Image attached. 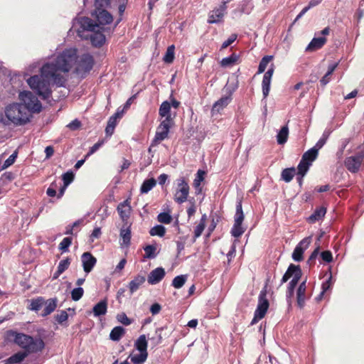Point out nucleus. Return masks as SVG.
Segmentation results:
<instances>
[{
  "label": "nucleus",
  "mask_w": 364,
  "mask_h": 364,
  "mask_svg": "<svg viewBox=\"0 0 364 364\" xmlns=\"http://www.w3.org/2000/svg\"><path fill=\"white\" fill-rule=\"evenodd\" d=\"M77 58L76 49H66L53 61L45 64L41 68L40 76L34 75L28 79V84L39 95L47 98L50 93V84L62 86L65 82L64 75L76 63Z\"/></svg>",
  "instance_id": "1"
},
{
  "label": "nucleus",
  "mask_w": 364,
  "mask_h": 364,
  "mask_svg": "<svg viewBox=\"0 0 364 364\" xmlns=\"http://www.w3.org/2000/svg\"><path fill=\"white\" fill-rule=\"evenodd\" d=\"M78 36L81 38H90L94 46H101L105 42V36L102 33L106 31L105 27L94 25L92 21L88 17H80L75 23Z\"/></svg>",
  "instance_id": "2"
},
{
  "label": "nucleus",
  "mask_w": 364,
  "mask_h": 364,
  "mask_svg": "<svg viewBox=\"0 0 364 364\" xmlns=\"http://www.w3.org/2000/svg\"><path fill=\"white\" fill-rule=\"evenodd\" d=\"M45 343L39 336L24 335V358L29 355H36L43 351Z\"/></svg>",
  "instance_id": "3"
},
{
  "label": "nucleus",
  "mask_w": 364,
  "mask_h": 364,
  "mask_svg": "<svg viewBox=\"0 0 364 364\" xmlns=\"http://www.w3.org/2000/svg\"><path fill=\"white\" fill-rule=\"evenodd\" d=\"M301 277V270L298 265H294L293 264H290L287 271L284 274L282 279V284L287 282L290 277H292V279L289 282V286L288 288V296L291 297L294 294V289L299 282L300 278Z\"/></svg>",
  "instance_id": "4"
},
{
  "label": "nucleus",
  "mask_w": 364,
  "mask_h": 364,
  "mask_svg": "<svg viewBox=\"0 0 364 364\" xmlns=\"http://www.w3.org/2000/svg\"><path fill=\"white\" fill-rule=\"evenodd\" d=\"M22 105L13 103L6 107L5 114L7 119L14 124H21L23 122Z\"/></svg>",
  "instance_id": "5"
},
{
  "label": "nucleus",
  "mask_w": 364,
  "mask_h": 364,
  "mask_svg": "<svg viewBox=\"0 0 364 364\" xmlns=\"http://www.w3.org/2000/svg\"><path fill=\"white\" fill-rule=\"evenodd\" d=\"M269 308V301L267 299L266 290H262L259 296V301L257 309L255 312V316L251 322V324L256 323L259 320L264 317L267 309Z\"/></svg>",
  "instance_id": "6"
},
{
  "label": "nucleus",
  "mask_w": 364,
  "mask_h": 364,
  "mask_svg": "<svg viewBox=\"0 0 364 364\" xmlns=\"http://www.w3.org/2000/svg\"><path fill=\"white\" fill-rule=\"evenodd\" d=\"M244 218L245 216L242 211V203L240 201L236 207L235 223L231 230V234L233 237H238L244 233L245 228L242 226Z\"/></svg>",
  "instance_id": "7"
},
{
  "label": "nucleus",
  "mask_w": 364,
  "mask_h": 364,
  "mask_svg": "<svg viewBox=\"0 0 364 364\" xmlns=\"http://www.w3.org/2000/svg\"><path fill=\"white\" fill-rule=\"evenodd\" d=\"M175 123H169L167 121H161L158 126L155 137L151 143V146L159 144L161 141L168 138L169 130Z\"/></svg>",
  "instance_id": "8"
},
{
  "label": "nucleus",
  "mask_w": 364,
  "mask_h": 364,
  "mask_svg": "<svg viewBox=\"0 0 364 364\" xmlns=\"http://www.w3.org/2000/svg\"><path fill=\"white\" fill-rule=\"evenodd\" d=\"M24 107L31 113H39L42 109L40 101L29 92H24Z\"/></svg>",
  "instance_id": "9"
},
{
  "label": "nucleus",
  "mask_w": 364,
  "mask_h": 364,
  "mask_svg": "<svg viewBox=\"0 0 364 364\" xmlns=\"http://www.w3.org/2000/svg\"><path fill=\"white\" fill-rule=\"evenodd\" d=\"M189 193V186L183 178L178 180V188L174 195V200L178 203L186 201Z\"/></svg>",
  "instance_id": "10"
},
{
  "label": "nucleus",
  "mask_w": 364,
  "mask_h": 364,
  "mask_svg": "<svg viewBox=\"0 0 364 364\" xmlns=\"http://www.w3.org/2000/svg\"><path fill=\"white\" fill-rule=\"evenodd\" d=\"M171 104L168 101H164L160 105L159 114L162 121H167L169 123H175L174 119L176 117V112H171Z\"/></svg>",
  "instance_id": "11"
},
{
  "label": "nucleus",
  "mask_w": 364,
  "mask_h": 364,
  "mask_svg": "<svg viewBox=\"0 0 364 364\" xmlns=\"http://www.w3.org/2000/svg\"><path fill=\"white\" fill-rule=\"evenodd\" d=\"M95 12L97 23H94V25H99L100 27H104L112 23V16L105 9H95Z\"/></svg>",
  "instance_id": "12"
},
{
  "label": "nucleus",
  "mask_w": 364,
  "mask_h": 364,
  "mask_svg": "<svg viewBox=\"0 0 364 364\" xmlns=\"http://www.w3.org/2000/svg\"><path fill=\"white\" fill-rule=\"evenodd\" d=\"M311 242V237H307L303 239L299 245L295 247L293 254L292 258L295 261H301L303 259V253L304 250L309 246Z\"/></svg>",
  "instance_id": "13"
},
{
  "label": "nucleus",
  "mask_w": 364,
  "mask_h": 364,
  "mask_svg": "<svg viewBox=\"0 0 364 364\" xmlns=\"http://www.w3.org/2000/svg\"><path fill=\"white\" fill-rule=\"evenodd\" d=\"M274 65H271V68L264 73L262 80V92L264 98H266L269 92L270 84L272 75L274 73Z\"/></svg>",
  "instance_id": "14"
},
{
  "label": "nucleus",
  "mask_w": 364,
  "mask_h": 364,
  "mask_svg": "<svg viewBox=\"0 0 364 364\" xmlns=\"http://www.w3.org/2000/svg\"><path fill=\"white\" fill-rule=\"evenodd\" d=\"M82 262L84 271L89 273L95 265L97 259L90 252H85L82 255Z\"/></svg>",
  "instance_id": "15"
},
{
  "label": "nucleus",
  "mask_w": 364,
  "mask_h": 364,
  "mask_svg": "<svg viewBox=\"0 0 364 364\" xmlns=\"http://www.w3.org/2000/svg\"><path fill=\"white\" fill-rule=\"evenodd\" d=\"M363 161V156H350L346 159L345 164L351 172H356Z\"/></svg>",
  "instance_id": "16"
},
{
  "label": "nucleus",
  "mask_w": 364,
  "mask_h": 364,
  "mask_svg": "<svg viewBox=\"0 0 364 364\" xmlns=\"http://www.w3.org/2000/svg\"><path fill=\"white\" fill-rule=\"evenodd\" d=\"M165 276V270L162 267H158L152 270L148 276V282L151 284L159 283Z\"/></svg>",
  "instance_id": "17"
},
{
  "label": "nucleus",
  "mask_w": 364,
  "mask_h": 364,
  "mask_svg": "<svg viewBox=\"0 0 364 364\" xmlns=\"http://www.w3.org/2000/svg\"><path fill=\"white\" fill-rule=\"evenodd\" d=\"M326 41L325 37L314 38L306 48V52L311 53L321 48L326 43Z\"/></svg>",
  "instance_id": "18"
},
{
  "label": "nucleus",
  "mask_w": 364,
  "mask_h": 364,
  "mask_svg": "<svg viewBox=\"0 0 364 364\" xmlns=\"http://www.w3.org/2000/svg\"><path fill=\"white\" fill-rule=\"evenodd\" d=\"M117 210L122 220H127L129 218L132 211V207L130 205L129 200L127 199L119 203L117 206Z\"/></svg>",
  "instance_id": "19"
},
{
  "label": "nucleus",
  "mask_w": 364,
  "mask_h": 364,
  "mask_svg": "<svg viewBox=\"0 0 364 364\" xmlns=\"http://www.w3.org/2000/svg\"><path fill=\"white\" fill-rule=\"evenodd\" d=\"M230 102V96H225L218 100L213 106L211 112L212 114H218L223 110Z\"/></svg>",
  "instance_id": "20"
},
{
  "label": "nucleus",
  "mask_w": 364,
  "mask_h": 364,
  "mask_svg": "<svg viewBox=\"0 0 364 364\" xmlns=\"http://www.w3.org/2000/svg\"><path fill=\"white\" fill-rule=\"evenodd\" d=\"M146 278L143 275L138 274L129 283L128 287L131 294H133L145 282Z\"/></svg>",
  "instance_id": "21"
},
{
  "label": "nucleus",
  "mask_w": 364,
  "mask_h": 364,
  "mask_svg": "<svg viewBox=\"0 0 364 364\" xmlns=\"http://www.w3.org/2000/svg\"><path fill=\"white\" fill-rule=\"evenodd\" d=\"M57 299H50L46 301L44 300V309L41 313L42 316H46L50 314L55 311L57 307Z\"/></svg>",
  "instance_id": "22"
},
{
  "label": "nucleus",
  "mask_w": 364,
  "mask_h": 364,
  "mask_svg": "<svg viewBox=\"0 0 364 364\" xmlns=\"http://www.w3.org/2000/svg\"><path fill=\"white\" fill-rule=\"evenodd\" d=\"M225 10V5L221 6L219 9L213 10L209 16L208 22L209 23H214L219 22L224 16Z\"/></svg>",
  "instance_id": "23"
},
{
  "label": "nucleus",
  "mask_w": 364,
  "mask_h": 364,
  "mask_svg": "<svg viewBox=\"0 0 364 364\" xmlns=\"http://www.w3.org/2000/svg\"><path fill=\"white\" fill-rule=\"evenodd\" d=\"M306 281L302 282L297 289V304L300 308H303L306 300Z\"/></svg>",
  "instance_id": "24"
},
{
  "label": "nucleus",
  "mask_w": 364,
  "mask_h": 364,
  "mask_svg": "<svg viewBox=\"0 0 364 364\" xmlns=\"http://www.w3.org/2000/svg\"><path fill=\"white\" fill-rule=\"evenodd\" d=\"M326 213V209L324 207L317 208L313 214L308 218V221L311 223H314L316 221L322 219Z\"/></svg>",
  "instance_id": "25"
},
{
  "label": "nucleus",
  "mask_w": 364,
  "mask_h": 364,
  "mask_svg": "<svg viewBox=\"0 0 364 364\" xmlns=\"http://www.w3.org/2000/svg\"><path fill=\"white\" fill-rule=\"evenodd\" d=\"M107 310V302L106 300L100 301L93 307L92 312L95 316L105 315Z\"/></svg>",
  "instance_id": "26"
},
{
  "label": "nucleus",
  "mask_w": 364,
  "mask_h": 364,
  "mask_svg": "<svg viewBox=\"0 0 364 364\" xmlns=\"http://www.w3.org/2000/svg\"><path fill=\"white\" fill-rule=\"evenodd\" d=\"M134 346L139 352L147 353V341L145 335H141L135 341Z\"/></svg>",
  "instance_id": "27"
},
{
  "label": "nucleus",
  "mask_w": 364,
  "mask_h": 364,
  "mask_svg": "<svg viewBox=\"0 0 364 364\" xmlns=\"http://www.w3.org/2000/svg\"><path fill=\"white\" fill-rule=\"evenodd\" d=\"M7 339L21 346L23 344V333H18L14 331L7 332Z\"/></svg>",
  "instance_id": "28"
},
{
  "label": "nucleus",
  "mask_w": 364,
  "mask_h": 364,
  "mask_svg": "<svg viewBox=\"0 0 364 364\" xmlns=\"http://www.w3.org/2000/svg\"><path fill=\"white\" fill-rule=\"evenodd\" d=\"M148 356V353H133L129 355L131 361L134 364H141L144 363Z\"/></svg>",
  "instance_id": "29"
},
{
  "label": "nucleus",
  "mask_w": 364,
  "mask_h": 364,
  "mask_svg": "<svg viewBox=\"0 0 364 364\" xmlns=\"http://www.w3.org/2000/svg\"><path fill=\"white\" fill-rule=\"evenodd\" d=\"M207 216L205 214L203 215L199 223L197 225L194 230V238L199 237L203 232L206 225Z\"/></svg>",
  "instance_id": "30"
},
{
  "label": "nucleus",
  "mask_w": 364,
  "mask_h": 364,
  "mask_svg": "<svg viewBox=\"0 0 364 364\" xmlns=\"http://www.w3.org/2000/svg\"><path fill=\"white\" fill-rule=\"evenodd\" d=\"M310 166V162H306L305 160L301 159L298 166V174L301 176V178L299 179V183L300 185L301 184L302 178L304 176V175L309 170Z\"/></svg>",
  "instance_id": "31"
},
{
  "label": "nucleus",
  "mask_w": 364,
  "mask_h": 364,
  "mask_svg": "<svg viewBox=\"0 0 364 364\" xmlns=\"http://www.w3.org/2000/svg\"><path fill=\"white\" fill-rule=\"evenodd\" d=\"M289 136V128L287 125L282 127L277 136V143L279 144H284L288 139Z\"/></svg>",
  "instance_id": "32"
},
{
  "label": "nucleus",
  "mask_w": 364,
  "mask_h": 364,
  "mask_svg": "<svg viewBox=\"0 0 364 364\" xmlns=\"http://www.w3.org/2000/svg\"><path fill=\"white\" fill-rule=\"evenodd\" d=\"M120 237L123 240V244L128 245L131 240V230L129 226L124 225L120 231Z\"/></svg>",
  "instance_id": "33"
},
{
  "label": "nucleus",
  "mask_w": 364,
  "mask_h": 364,
  "mask_svg": "<svg viewBox=\"0 0 364 364\" xmlns=\"http://www.w3.org/2000/svg\"><path fill=\"white\" fill-rule=\"evenodd\" d=\"M156 181L153 178L144 181L140 188L141 193H148L150 190H151L156 186Z\"/></svg>",
  "instance_id": "34"
},
{
  "label": "nucleus",
  "mask_w": 364,
  "mask_h": 364,
  "mask_svg": "<svg viewBox=\"0 0 364 364\" xmlns=\"http://www.w3.org/2000/svg\"><path fill=\"white\" fill-rule=\"evenodd\" d=\"M70 262L68 258L63 259L59 262L58 270L53 275L54 279H57L65 269L70 266Z\"/></svg>",
  "instance_id": "35"
},
{
  "label": "nucleus",
  "mask_w": 364,
  "mask_h": 364,
  "mask_svg": "<svg viewBox=\"0 0 364 364\" xmlns=\"http://www.w3.org/2000/svg\"><path fill=\"white\" fill-rule=\"evenodd\" d=\"M124 328L122 326H116L114 327L110 334V339L114 341H119L120 338L124 334Z\"/></svg>",
  "instance_id": "36"
},
{
  "label": "nucleus",
  "mask_w": 364,
  "mask_h": 364,
  "mask_svg": "<svg viewBox=\"0 0 364 364\" xmlns=\"http://www.w3.org/2000/svg\"><path fill=\"white\" fill-rule=\"evenodd\" d=\"M317 156L318 151H316L314 148H311L303 154L302 159L306 162H310V164H311V163L317 158Z\"/></svg>",
  "instance_id": "37"
},
{
  "label": "nucleus",
  "mask_w": 364,
  "mask_h": 364,
  "mask_svg": "<svg viewBox=\"0 0 364 364\" xmlns=\"http://www.w3.org/2000/svg\"><path fill=\"white\" fill-rule=\"evenodd\" d=\"M237 60V56L235 54L231 55L229 57L222 59L220 61V65L226 68L233 65Z\"/></svg>",
  "instance_id": "38"
},
{
  "label": "nucleus",
  "mask_w": 364,
  "mask_h": 364,
  "mask_svg": "<svg viewBox=\"0 0 364 364\" xmlns=\"http://www.w3.org/2000/svg\"><path fill=\"white\" fill-rule=\"evenodd\" d=\"M295 174V168H285L282 173V178L286 182H290Z\"/></svg>",
  "instance_id": "39"
},
{
  "label": "nucleus",
  "mask_w": 364,
  "mask_h": 364,
  "mask_svg": "<svg viewBox=\"0 0 364 364\" xmlns=\"http://www.w3.org/2000/svg\"><path fill=\"white\" fill-rule=\"evenodd\" d=\"M44 299L42 297H38L36 299H33L31 301L29 309L33 311H38L43 306Z\"/></svg>",
  "instance_id": "40"
},
{
  "label": "nucleus",
  "mask_w": 364,
  "mask_h": 364,
  "mask_svg": "<svg viewBox=\"0 0 364 364\" xmlns=\"http://www.w3.org/2000/svg\"><path fill=\"white\" fill-rule=\"evenodd\" d=\"M174 50L175 47L173 45H171L168 47L166 54L164 57V62L167 63H171L173 62L174 59Z\"/></svg>",
  "instance_id": "41"
},
{
  "label": "nucleus",
  "mask_w": 364,
  "mask_h": 364,
  "mask_svg": "<svg viewBox=\"0 0 364 364\" xmlns=\"http://www.w3.org/2000/svg\"><path fill=\"white\" fill-rule=\"evenodd\" d=\"M273 59V56L272 55H266L264 57H263L259 63V68H258V73H262L268 63Z\"/></svg>",
  "instance_id": "42"
},
{
  "label": "nucleus",
  "mask_w": 364,
  "mask_h": 364,
  "mask_svg": "<svg viewBox=\"0 0 364 364\" xmlns=\"http://www.w3.org/2000/svg\"><path fill=\"white\" fill-rule=\"evenodd\" d=\"M165 232L166 228L162 225H156L149 231V233L151 236L163 237L165 235Z\"/></svg>",
  "instance_id": "43"
},
{
  "label": "nucleus",
  "mask_w": 364,
  "mask_h": 364,
  "mask_svg": "<svg viewBox=\"0 0 364 364\" xmlns=\"http://www.w3.org/2000/svg\"><path fill=\"white\" fill-rule=\"evenodd\" d=\"M116 124L117 121H115V117H111L109 119L107 125L105 129V132L107 136H111L113 134Z\"/></svg>",
  "instance_id": "44"
},
{
  "label": "nucleus",
  "mask_w": 364,
  "mask_h": 364,
  "mask_svg": "<svg viewBox=\"0 0 364 364\" xmlns=\"http://www.w3.org/2000/svg\"><path fill=\"white\" fill-rule=\"evenodd\" d=\"M23 360V352H18L6 360V364H15L21 363Z\"/></svg>",
  "instance_id": "45"
},
{
  "label": "nucleus",
  "mask_w": 364,
  "mask_h": 364,
  "mask_svg": "<svg viewBox=\"0 0 364 364\" xmlns=\"http://www.w3.org/2000/svg\"><path fill=\"white\" fill-rule=\"evenodd\" d=\"M186 279H187V277L186 275L177 276L173 279L172 285L176 289H179L183 286V284H185V282L186 281Z\"/></svg>",
  "instance_id": "46"
},
{
  "label": "nucleus",
  "mask_w": 364,
  "mask_h": 364,
  "mask_svg": "<svg viewBox=\"0 0 364 364\" xmlns=\"http://www.w3.org/2000/svg\"><path fill=\"white\" fill-rule=\"evenodd\" d=\"M156 247L154 245H147L144 247L145 251V258H154L156 255Z\"/></svg>",
  "instance_id": "47"
},
{
  "label": "nucleus",
  "mask_w": 364,
  "mask_h": 364,
  "mask_svg": "<svg viewBox=\"0 0 364 364\" xmlns=\"http://www.w3.org/2000/svg\"><path fill=\"white\" fill-rule=\"evenodd\" d=\"M321 0H311L308 6L304 7L302 11L299 13V14L297 16L296 20L300 18L304 14H306L311 7H314L316 5H318Z\"/></svg>",
  "instance_id": "48"
},
{
  "label": "nucleus",
  "mask_w": 364,
  "mask_h": 364,
  "mask_svg": "<svg viewBox=\"0 0 364 364\" xmlns=\"http://www.w3.org/2000/svg\"><path fill=\"white\" fill-rule=\"evenodd\" d=\"M158 221L164 223L169 224L172 221V217L168 213H161L157 217Z\"/></svg>",
  "instance_id": "49"
},
{
  "label": "nucleus",
  "mask_w": 364,
  "mask_h": 364,
  "mask_svg": "<svg viewBox=\"0 0 364 364\" xmlns=\"http://www.w3.org/2000/svg\"><path fill=\"white\" fill-rule=\"evenodd\" d=\"M83 293L84 290L81 287H77L73 289V291H71L72 299L75 301L80 300L82 298Z\"/></svg>",
  "instance_id": "50"
},
{
  "label": "nucleus",
  "mask_w": 364,
  "mask_h": 364,
  "mask_svg": "<svg viewBox=\"0 0 364 364\" xmlns=\"http://www.w3.org/2000/svg\"><path fill=\"white\" fill-rule=\"evenodd\" d=\"M72 244V239L70 237H65L59 245V249L63 252L68 251V247Z\"/></svg>",
  "instance_id": "51"
},
{
  "label": "nucleus",
  "mask_w": 364,
  "mask_h": 364,
  "mask_svg": "<svg viewBox=\"0 0 364 364\" xmlns=\"http://www.w3.org/2000/svg\"><path fill=\"white\" fill-rule=\"evenodd\" d=\"M63 184L68 186L74 179V174L72 171H68L62 176Z\"/></svg>",
  "instance_id": "52"
},
{
  "label": "nucleus",
  "mask_w": 364,
  "mask_h": 364,
  "mask_svg": "<svg viewBox=\"0 0 364 364\" xmlns=\"http://www.w3.org/2000/svg\"><path fill=\"white\" fill-rule=\"evenodd\" d=\"M17 157V151H14L4 162L1 170L5 169L12 165Z\"/></svg>",
  "instance_id": "53"
},
{
  "label": "nucleus",
  "mask_w": 364,
  "mask_h": 364,
  "mask_svg": "<svg viewBox=\"0 0 364 364\" xmlns=\"http://www.w3.org/2000/svg\"><path fill=\"white\" fill-rule=\"evenodd\" d=\"M117 318L119 322H120L121 323H122L124 325L128 326L132 323L131 319L129 318L124 313L119 314L117 316Z\"/></svg>",
  "instance_id": "54"
},
{
  "label": "nucleus",
  "mask_w": 364,
  "mask_h": 364,
  "mask_svg": "<svg viewBox=\"0 0 364 364\" xmlns=\"http://www.w3.org/2000/svg\"><path fill=\"white\" fill-rule=\"evenodd\" d=\"M205 171L199 170L197 173V177L194 180L193 185L196 188H198L200 186L201 181L204 180Z\"/></svg>",
  "instance_id": "55"
},
{
  "label": "nucleus",
  "mask_w": 364,
  "mask_h": 364,
  "mask_svg": "<svg viewBox=\"0 0 364 364\" xmlns=\"http://www.w3.org/2000/svg\"><path fill=\"white\" fill-rule=\"evenodd\" d=\"M109 4V0H95V9H105Z\"/></svg>",
  "instance_id": "56"
},
{
  "label": "nucleus",
  "mask_w": 364,
  "mask_h": 364,
  "mask_svg": "<svg viewBox=\"0 0 364 364\" xmlns=\"http://www.w3.org/2000/svg\"><path fill=\"white\" fill-rule=\"evenodd\" d=\"M68 315L65 311H61L59 314L55 316L56 321L62 323L63 322L68 320Z\"/></svg>",
  "instance_id": "57"
},
{
  "label": "nucleus",
  "mask_w": 364,
  "mask_h": 364,
  "mask_svg": "<svg viewBox=\"0 0 364 364\" xmlns=\"http://www.w3.org/2000/svg\"><path fill=\"white\" fill-rule=\"evenodd\" d=\"M237 38V35L236 34H232L230 36V37L225 41L223 42V45H222V48H228L230 45H231Z\"/></svg>",
  "instance_id": "58"
},
{
  "label": "nucleus",
  "mask_w": 364,
  "mask_h": 364,
  "mask_svg": "<svg viewBox=\"0 0 364 364\" xmlns=\"http://www.w3.org/2000/svg\"><path fill=\"white\" fill-rule=\"evenodd\" d=\"M321 256L322 259L326 262H330L332 261V254L330 251H324L321 252Z\"/></svg>",
  "instance_id": "59"
},
{
  "label": "nucleus",
  "mask_w": 364,
  "mask_h": 364,
  "mask_svg": "<svg viewBox=\"0 0 364 364\" xmlns=\"http://www.w3.org/2000/svg\"><path fill=\"white\" fill-rule=\"evenodd\" d=\"M327 140L326 136H323L321 139H320L318 142L316 144V145L313 147L314 149H316V151L318 152V150L323 147V146L326 144Z\"/></svg>",
  "instance_id": "60"
},
{
  "label": "nucleus",
  "mask_w": 364,
  "mask_h": 364,
  "mask_svg": "<svg viewBox=\"0 0 364 364\" xmlns=\"http://www.w3.org/2000/svg\"><path fill=\"white\" fill-rule=\"evenodd\" d=\"M330 287H331V277L328 279V281H326V282H324L322 284V291H321L319 297L318 298V300L321 299L322 296L330 288Z\"/></svg>",
  "instance_id": "61"
},
{
  "label": "nucleus",
  "mask_w": 364,
  "mask_h": 364,
  "mask_svg": "<svg viewBox=\"0 0 364 364\" xmlns=\"http://www.w3.org/2000/svg\"><path fill=\"white\" fill-rule=\"evenodd\" d=\"M82 62H85L86 64H87V69H90L92 66V58L89 55H84L82 57Z\"/></svg>",
  "instance_id": "62"
},
{
  "label": "nucleus",
  "mask_w": 364,
  "mask_h": 364,
  "mask_svg": "<svg viewBox=\"0 0 364 364\" xmlns=\"http://www.w3.org/2000/svg\"><path fill=\"white\" fill-rule=\"evenodd\" d=\"M80 126L81 122L77 119H75L68 125V127L70 128L71 130H76L79 129Z\"/></svg>",
  "instance_id": "63"
},
{
  "label": "nucleus",
  "mask_w": 364,
  "mask_h": 364,
  "mask_svg": "<svg viewBox=\"0 0 364 364\" xmlns=\"http://www.w3.org/2000/svg\"><path fill=\"white\" fill-rule=\"evenodd\" d=\"M102 142H97L95 144H94L90 148V151L87 153V154L86 155L85 157L87 158L89 156L92 155V154H94L102 146Z\"/></svg>",
  "instance_id": "64"
}]
</instances>
